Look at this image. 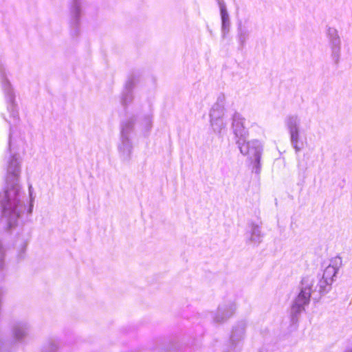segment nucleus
I'll use <instances>...</instances> for the list:
<instances>
[{
	"mask_svg": "<svg viewBox=\"0 0 352 352\" xmlns=\"http://www.w3.org/2000/svg\"><path fill=\"white\" fill-rule=\"evenodd\" d=\"M220 12L222 21V28L223 30H226L229 25V16L224 6L221 7Z\"/></svg>",
	"mask_w": 352,
	"mask_h": 352,
	"instance_id": "nucleus-4",
	"label": "nucleus"
},
{
	"mask_svg": "<svg viewBox=\"0 0 352 352\" xmlns=\"http://www.w3.org/2000/svg\"><path fill=\"white\" fill-rule=\"evenodd\" d=\"M241 152L243 155H250L253 158L251 159L252 162L256 168L260 167V160L261 155V146L257 141L243 142L240 144Z\"/></svg>",
	"mask_w": 352,
	"mask_h": 352,
	"instance_id": "nucleus-1",
	"label": "nucleus"
},
{
	"mask_svg": "<svg viewBox=\"0 0 352 352\" xmlns=\"http://www.w3.org/2000/svg\"><path fill=\"white\" fill-rule=\"evenodd\" d=\"M298 138V131L296 130L295 131L292 132V140L293 142H296Z\"/></svg>",
	"mask_w": 352,
	"mask_h": 352,
	"instance_id": "nucleus-5",
	"label": "nucleus"
},
{
	"mask_svg": "<svg viewBox=\"0 0 352 352\" xmlns=\"http://www.w3.org/2000/svg\"><path fill=\"white\" fill-rule=\"evenodd\" d=\"M337 273V269L333 265H328L324 270L322 278L320 280V287L323 289L332 283L333 278Z\"/></svg>",
	"mask_w": 352,
	"mask_h": 352,
	"instance_id": "nucleus-3",
	"label": "nucleus"
},
{
	"mask_svg": "<svg viewBox=\"0 0 352 352\" xmlns=\"http://www.w3.org/2000/svg\"><path fill=\"white\" fill-rule=\"evenodd\" d=\"M311 292V288L310 286L305 287L301 289L292 307L294 313L298 314L305 310V306L309 302Z\"/></svg>",
	"mask_w": 352,
	"mask_h": 352,
	"instance_id": "nucleus-2",
	"label": "nucleus"
}]
</instances>
